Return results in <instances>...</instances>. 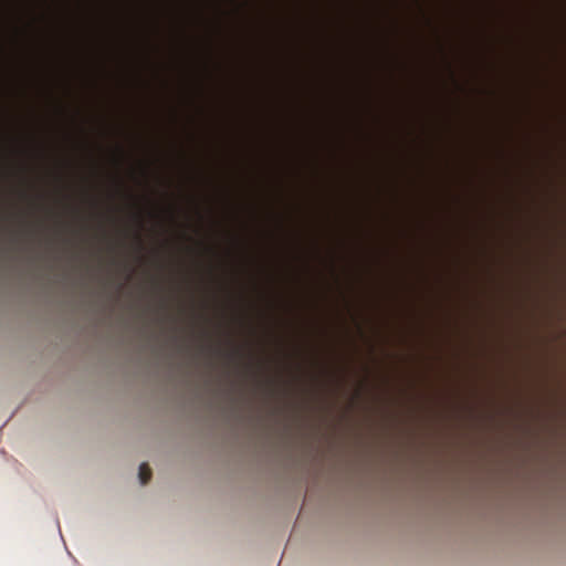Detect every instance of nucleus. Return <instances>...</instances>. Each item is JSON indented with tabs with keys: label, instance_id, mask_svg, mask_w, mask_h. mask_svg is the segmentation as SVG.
<instances>
[{
	"label": "nucleus",
	"instance_id": "f257e3e1",
	"mask_svg": "<svg viewBox=\"0 0 566 566\" xmlns=\"http://www.w3.org/2000/svg\"><path fill=\"white\" fill-rule=\"evenodd\" d=\"M138 478L142 484L148 483L151 478V470L147 463H142L139 467Z\"/></svg>",
	"mask_w": 566,
	"mask_h": 566
}]
</instances>
